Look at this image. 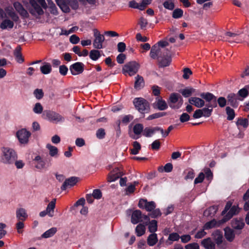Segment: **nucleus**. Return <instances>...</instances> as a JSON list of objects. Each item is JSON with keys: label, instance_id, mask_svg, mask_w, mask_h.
<instances>
[{"label": "nucleus", "instance_id": "f257e3e1", "mask_svg": "<svg viewBox=\"0 0 249 249\" xmlns=\"http://www.w3.org/2000/svg\"><path fill=\"white\" fill-rule=\"evenodd\" d=\"M200 96L208 102L206 104L207 107L201 109L202 116L209 117L212 114L213 108L217 107L216 97L210 92H203L200 94Z\"/></svg>", "mask_w": 249, "mask_h": 249}, {"label": "nucleus", "instance_id": "f03ea898", "mask_svg": "<svg viewBox=\"0 0 249 249\" xmlns=\"http://www.w3.org/2000/svg\"><path fill=\"white\" fill-rule=\"evenodd\" d=\"M0 161L5 164H13L18 158L16 152L12 148L3 147L1 148Z\"/></svg>", "mask_w": 249, "mask_h": 249}, {"label": "nucleus", "instance_id": "7ed1b4c3", "mask_svg": "<svg viewBox=\"0 0 249 249\" xmlns=\"http://www.w3.org/2000/svg\"><path fill=\"white\" fill-rule=\"evenodd\" d=\"M239 212L238 207L237 206H232V203L230 201L227 202L224 210L221 214L224 216L222 223H225L229 220L233 215Z\"/></svg>", "mask_w": 249, "mask_h": 249}, {"label": "nucleus", "instance_id": "20e7f679", "mask_svg": "<svg viewBox=\"0 0 249 249\" xmlns=\"http://www.w3.org/2000/svg\"><path fill=\"white\" fill-rule=\"evenodd\" d=\"M150 219L148 215L142 214L141 211L136 210L133 212L131 217V222L133 224H138L139 222H143L147 225Z\"/></svg>", "mask_w": 249, "mask_h": 249}, {"label": "nucleus", "instance_id": "39448f33", "mask_svg": "<svg viewBox=\"0 0 249 249\" xmlns=\"http://www.w3.org/2000/svg\"><path fill=\"white\" fill-rule=\"evenodd\" d=\"M42 116L45 119L54 123H58L64 121V118L62 115L50 110H44Z\"/></svg>", "mask_w": 249, "mask_h": 249}, {"label": "nucleus", "instance_id": "423d86ee", "mask_svg": "<svg viewBox=\"0 0 249 249\" xmlns=\"http://www.w3.org/2000/svg\"><path fill=\"white\" fill-rule=\"evenodd\" d=\"M136 108L142 113H147L149 112L150 107L148 102L142 98H136L133 101Z\"/></svg>", "mask_w": 249, "mask_h": 249}, {"label": "nucleus", "instance_id": "0eeeda50", "mask_svg": "<svg viewBox=\"0 0 249 249\" xmlns=\"http://www.w3.org/2000/svg\"><path fill=\"white\" fill-rule=\"evenodd\" d=\"M183 99L177 93H172L170 94L168 103L169 107L173 109H178L183 104Z\"/></svg>", "mask_w": 249, "mask_h": 249}, {"label": "nucleus", "instance_id": "6e6552de", "mask_svg": "<svg viewBox=\"0 0 249 249\" xmlns=\"http://www.w3.org/2000/svg\"><path fill=\"white\" fill-rule=\"evenodd\" d=\"M33 162L35 168L39 170L46 169L50 165V161H48L39 155L35 157L33 160Z\"/></svg>", "mask_w": 249, "mask_h": 249}, {"label": "nucleus", "instance_id": "1a4fd4ad", "mask_svg": "<svg viewBox=\"0 0 249 249\" xmlns=\"http://www.w3.org/2000/svg\"><path fill=\"white\" fill-rule=\"evenodd\" d=\"M29 3V11L32 15L38 17L43 14L42 7L35 0H30Z\"/></svg>", "mask_w": 249, "mask_h": 249}, {"label": "nucleus", "instance_id": "9d476101", "mask_svg": "<svg viewBox=\"0 0 249 249\" xmlns=\"http://www.w3.org/2000/svg\"><path fill=\"white\" fill-rule=\"evenodd\" d=\"M168 50L166 49H161L158 45H153L150 53V57L154 59H158L164 56V53Z\"/></svg>", "mask_w": 249, "mask_h": 249}, {"label": "nucleus", "instance_id": "9b49d317", "mask_svg": "<svg viewBox=\"0 0 249 249\" xmlns=\"http://www.w3.org/2000/svg\"><path fill=\"white\" fill-rule=\"evenodd\" d=\"M139 65L136 62L132 61L124 65L123 71L124 73H128L131 76L137 73Z\"/></svg>", "mask_w": 249, "mask_h": 249}, {"label": "nucleus", "instance_id": "f8f14e48", "mask_svg": "<svg viewBox=\"0 0 249 249\" xmlns=\"http://www.w3.org/2000/svg\"><path fill=\"white\" fill-rule=\"evenodd\" d=\"M17 137L19 142L21 143H27L29 141V138L31 136V133L26 129H21L17 132Z\"/></svg>", "mask_w": 249, "mask_h": 249}, {"label": "nucleus", "instance_id": "ddd939ff", "mask_svg": "<svg viewBox=\"0 0 249 249\" xmlns=\"http://www.w3.org/2000/svg\"><path fill=\"white\" fill-rule=\"evenodd\" d=\"M138 206L141 209H145L147 212H151L156 208V204L154 201H148L146 199H141Z\"/></svg>", "mask_w": 249, "mask_h": 249}, {"label": "nucleus", "instance_id": "4468645a", "mask_svg": "<svg viewBox=\"0 0 249 249\" xmlns=\"http://www.w3.org/2000/svg\"><path fill=\"white\" fill-rule=\"evenodd\" d=\"M94 36L95 39L93 41V47L97 49L103 48V43L105 40V37L103 35L100 34L98 31L96 29L94 30Z\"/></svg>", "mask_w": 249, "mask_h": 249}, {"label": "nucleus", "instance_id": "2eb2a0df", "mask_svg": "<svg viewBox=\"0 0 249 249\" xmlns=\"http://www.w3.org/2000/svg\"><path fill=\"white\" fill-rule=\"evenodd\" d=\"M84 70V65L82 62H76L70 67V71L73 75L82 73Z\"/></svg>", "mask_w": 249, "mask_h": 249}, {"label": "nucleus", "instance_id": "dca6fc26", "mask_svg": "<svg viewBox=\"0 0 249 249\" xmlns=\"http://www.w3.org/2000/svg\"><path fill=\"white\" fill-rule=\"evenodd\" d=\"M231 226L237 234H240V231L245 226V223L242 219L234 218L231 221Z\"/></svg>", "mask_w": 249, "mask_h": 249}, {"label": "nucleus", "instance_id": "f3484780", "mask_svg": "<svg viewBox=\"0 0 249 249\" xmlns=\"http://www.w3.org/2000/svg\"><path fill=\"white\" fill-rule=\"evenodd\" d=\"M159 65L160 67H165L169 66L171 62V57L170 51H166L164 56L158 59Z\"/></svg>", "mask_w": 249, "mask_h": 249}, {"label": "nucleus", "instance_id": "a211bd4d", "mask_svg": "<svg viewBox=\"0 0 249 249\" xmlns=\"http://www.w3.org/2000/svg\"><path fill=\"white\" fill-rule=\"evenodd\" d=\"M152 106L154 108L158 109L160 110H164L168 108L166 102L160 97L156 98V101Z\"/></svg>", "mask_w": 249, "mask_h": 249}, {"label": "nucleus", "instance_id": "6ab92c4d", "mask_svg": "<svg viewBox=\"0 0 249 249\" xmlns=\"http://www.w3.org/2000/svg\"><path fill=\"white\" fill-rule=\"evenodd\" d=\"M228 104H229L233 107H237L238 100H242V99L238 98V95L233 93L229 94L227 97Z\"/></svg>", "mask_w": 249, "mask_h": 249}, {"label": "nucleus", "instance_id": "aec40b11", "mask_svg": "<svg viewBox=\"0 0 249 249\" xmlns=\"http://www.w3.org/2000/svg\"><path fill=\"white\" fill-rule=\"evenodd\" d=\"M159 131L163 132V129L158 126L146 127L144 128L142 135L146 137H151L155 132Z\"/></svg>", "mask_w": 249, "mask_h": 249}, {"label": "nucleus", "instance_id": "412c9836", "mask_svg": "<svg viewBox=\"0 0 249 249\" xmlns=\"http://www.w3.org/2000/svg\"><path fill=\"white\" fill-rule=\"evenodd\" d=\"M188 101L190 104L194 105L198 108H201L205 105V102L202 98L192 97L189 99Z\"/></svg>", "mask_w": 249, "mask_h": 249}, {"label": "nucleus", "instance_id": "4be33fe9", "mask_svg": "<svg viewBox=\"0 0 249 249\" xmlns=\"http://www.w3.org/2000/svg\"><path fill=\"white\" fill-rule=\"evenodd\" d=\"M123 175V173L121 172L119 168H116L113 170V173H110L108 176V181L112 182L116 180L119 178L120 177Z\"/></svg>", "mask_w": 249, "mask_h": 249}, {"label": "nucleus", "instance_id": "5701e85b", "mask_svg": "<svg viewBox=\"0 0 249 249\" xmlns=\"http://www.w3.org/2000/svg\"><path fill=\"white\" fill-rule=\"evenodd\" d=\"M78 179V178L75 177H71L66 179L61 187V190H65L67 189L68 186H74L77 182Z\"/></svg>", "mask_w": 249, "mask_h": 249}, {"label": "nucleus", "instance_id": "b1692460", "mask_svg": "<svg viewBox=\"0 0 249 249\" xmlns=\"http://www.w3.org/2000/svg\"><path fill=\"white\" fill-rule=\"evenodd\" d=\"M225 236L226 239L229 242H232L235 237L236 231L233 229L227 227L224 229Z\"/></svg>", "mask_w": 249, "mask_h": 249}, {"label": "nucleus", "instance_id": "393cba45", "mask_svg": "<svg viewBox=\"0 0 249 249\" xmlns=\"http://www.w3.org/2000/svg\"><path fill=\"white\" fill-rule=\"evenodd\" d=\"M223 219L216 221L213 219L209 222H207L204 226V230H209L214 227H219L224 223H222Z\"/></svg>", "mask_w": 249, "mask_h": 249}, {"label": "nucleus", "instance_id": "a878e982", "mask_svg": "<svg viewBox=\"0 0 249 249\" xmlns=\"http://www.w3.org/2000/svg\"><path fill=\"white\" fill-rule=\"evenodd\" d=\"M14 6L16 11L23 18H27L28 13L27 11L24 9L22 5L18 2H15L14 3Z\"/></svg>", "mask_w": 249, "mask_h": 249}, {"label": "nucleus", "instance_id": "bb28decb", "mask_svg": "<svg viewBox=\"0 0 249 249\" xmlns=\"http://www.w3.org/2000/svg\"><path fill=\"white\" fill-rule=\"evenodd\" d=\"M16 217L18 221H25L28 217L26 211L24 208H18L16 211Z\"/></svg>", "mask_w": 249, "mask_h": 249}, {"label": "nucleus", "instance_id": "cd10ccee", "mask_svg": "<svg viewBox=\"0 0 249 249\" xmlns=\"http://www.w3.org/2000/svg\"><path fill=\"white\" fill-rule=\"evenodd\" d=\"M212 235L214 240L215 241L218 246L222 244L223 237L222 232L221 231L216 230L213 232Z\"/></svg>", "mask_w": 249, "mask_h": 249}, {"label": "nucleus", "instance_id": "c85d7f7f", "mask_svg": "<svg viewBox=\"0 0 249 249\" xmlns=\"http://www.w3.org/2000/svg\"><path fill=\"white\" fill-rule=\"evenodd\" d=\"M201 245L206 249H215V244L211 238H207L201 241Z\"/></svg>", "mask_w": 249, "mask_h": 249}, {"label": "nucleus", "instance_id": "c756f323", "mask_svg": "<svg viewBox=\"0 0 249 249\" xmlns=\"http://www.w3.org/2000/svg\"><path fill=\"white\" fill-rule=\"evenodd\" d=\"M14 55L17 62L20 64L24 62V60L21 53V47L19 46L15 49Z\"/></svg>", "mask_w": 249, "mask_h": 249}, {"label": "nucleus", "instance_id": "7c9ffc66", "mask_svg": "<svg viewBox=\"0 0 249 249\" xmlns=\"http://www.w3.org/2000/svg\"><path fill=\"white\" fill-rule=\"evenodd\" d=\"M135 82L134 83V88L137 90H139L144 87V82L142 76L138 75L135 77Z\"/></svg>", "mask_w": 249, "mask_h": 249}, {"label": "nucleus", "instance_id": "2f4dec72", "mask_svg": "<svg viewBox=\"0 0 249 249\" xmlns=\"http://www.w3.org/2000/svg\"><path fill=\"white\" fill-rule=\"evenodd\" d=\"M56 199H53L47 205L46 210L49 213L50 217L53 216L54 209L55 207Z\"/></svg>", "mask_w": 249, "mask_h": 249}, {"label": "nucleus", "instance_id": "473e14b6", "mask_svg": "<svg viewBox=\"0 0 249 249\" xmlns=\"http://www.w3.org/2000/svg\"><path fill=\"white\" fill-rule=\"evenodd\" d=\"M143 125L142 124H136L134 125L133 128V132L135 135H138L139 136L137 138L133 137V138L135 139L139 138L141 134L142 133H143Z\"/></svg>", "mask_w": 249, "mask_h": 249}, {"label": "nucleus", "instance_id": "72a5a7b5", "mask_svg": "<svg viewBox=\"0 0 249 249\" xmlns=\"http://www.w3.org/2000/svg\"><path fill=\"white\" fill-rule=\"evenodd\" d=\"M218 207L216 206H213L210 207L206 209L203 213L205 216H210L214 215L217 211Z\"/></svg>", "mask_w": 249, "mask_h": 249}, {"label": "nucleus", "instance_id": "f704fd0d", "mask_svg": "<svg viewBox=\"0 0 249 249\" xmlns=\"http://www.w3.org/2000/svg\"><path fill=\"white\" fill-rule=\"evenodd\" d=\"M195 92V89L191 87H188L184 89H182L179 90V92L184 97H189Z\"/></svg>", "mask_w": 249, "mask_h": 249}, {"label": "nucleus", "instance_id": "c9c22d12", "mask_svg": "<svg viewBox=\"0 0 249 249\" xmlns=\"http://www.w3.org/2000/svg\"><path fill=\"white\" fill-rule=\"evenodd\" d=\"M57 230L55 227H53L46 231L42 234L41 237L43 238H48L52 237L56 232Z\"/></svg>", "mask_w": 249, "mask_h": 249}, {"label": "nucleus", "instance_id": "e433bc0d", "mask_svg": "<svg viewBox=\"0 0 249 249\" xmlns=\"http://www.w3.org/2000/svg\"><path fill=\"white\" fill-rule=\"evenodd\" d=\"M40 71L44 74H47L51 72L52 67L50 63L44 62L43 65L40 67Z\"/></svg>", "mask_w": 249, "mask_h": 249}, {"label": "nucleus", "instance_id": "4c0bfd02", "mask_svg": "<svg viewBox=\"0 0 249 249\" xmlns=\"http://www.w3.org/2000/svg\"><path fill=\"white\" fill-rule=\"evenodd\" d=\"M14 26V23L9 19H4L0 25V27L2 29H6L7 28L11 29Z\"/></svg>", "mask_w": 249, "mask_h": 249}, {"label": "nucleus", "instance_id": "58836bf2", "mask_svg": "<svg viewBox=\"0 0 249 249\" xmlns=\"http://www.w3.org/2000/svg\"><path fill=\"white\" fill-rule=\"evenodd\" d=\"M158 242V238L157 234L153 233L149 235L147 238V244L150 246H153L155 245Z\"/></svg>", "mask_w": 249, "mask_h": 249}, {"label": "nucleus", "instance_id": "ea45409f", "mask_svg": "<svg viewBox=\"0 0 249 249\" xmlns=\"http://www.w3.org/2000/svg\"><path fill=\"white\" fill-rule=\"evenodd\" d=\"M6 14L8 15L13 20L17 21L19 18L12 8H7L6 10Z\"/></svg>", "mask_w": 249, "mask_h": 249}, {"label": "nucleus", "instance_id": "a19ab883", "mask_svg": "<svg viewBox=\"0 0 249 249\" xmlns=\"http://www.w3.org/2000/svg\"><path fill=\"white\" fill-rule=\"evenodd\" d=\"M145 224H139L136 228L135 231L137 236H141L145 232Z\"/></svg>", "mask_w": 249, "mask_h": 249}, {"label": "nucleus", "instance_id": "79ce46f5", "mask_svg": "<svg viewBox=\"0 0 249 249\" xmlns=\"http://www.w3.org/2000/svg\"><path fill=\"white\" fill-rule=\"evenodd\" d=\"M248 88H249V86L240 89L238 91V93L237 94L238 98H240L241 99H242V100H243L244 98L246 97L249 94Z\"/></svg>", "mask_w": 249, "mask_h": 249}, {"label": "nucleus", "instance_id": "37998d69", "mask_svg": "<svg viewBox=\"0 0 249 249\" xmlns=\"http://www.w3.org/2000/svg\"><path fill=\"white\" fill-rule=\"evenodd\" d=\"M132 145L133 148L131 149V154L137 155L141 149V144L139 142L135 141L133 142Z\"/></svg>", "mask_w": 249, "mask_h": 249}, {"label": "nucleus", "instance_id": "c03bdc74", "mask_svg": "<svg viewBox=\"0 0 249 249\" xmlns=\"http://www.w3.org/2000/svg\"><path fill=\"white\" fill-rule=\"evenodd\" d=\"M164 7L169 10H173L175 8L174 0H165L163 3Z\"/></svg>", "mask_w": 249, "mask_h": 249}, {"label": "nucleus", "instance_id": "a18cd8bd", "mask_svg": "<svg viewBox=\"0 0 249 249\" xmlns=\"http://www.w3.org/2000/svg\"><path fill=\"white\" fill-rule=\"evenodd\" d=\"M46 147L49 150V154L51 157H55L57 155L58 149L56 147L50 144H48Z\"/></svg>", "mask_w": 249, "mask_h": 249}, {"label": "nucleus", "instance_id": "49530a36", "mask_svg": "<svg viewBox=\"0 0 249 249\" xmlns=\"http://www.w3.org/2000/svg\"><path fill=\"white\" fill-rule=\"evenodd\" d=\"M101 56L100 52L97 50H92L89 53V57L93 60H97Z\"/></svg>", "mask_w": 249, "mask_h": 249}, {"label": "nucleus", "instance_id": "de8ad7c7", "mask_svg": "<svg viewBox=\"0 0 249 249\" xmlns=\"http://www.w3.org/2000/svg\"><path fill=\"white\" fill-rule=\"evenodd\" d=\"M226 111L228 115L227 119L228 120H232L235 117L234 110L230 107H227L226 108Z\"/></svg>", "mask_w": 249, "mask_h": 249}, {"label": "nucleus", "instance_id": "09e8293b", "mask_svg": "<svg viewBox=\"0 0 249 249\" xmlns=\"http://www.w3.org/2000/svg\"><path fill=\"white\" fill-rule=\"evenodd\" d=\"M183 11L181 9L176 8L172 13V17L174 18H179L183 16Z\"/></svg>", "mask_w": 249, "mask_h": 249}, {"label": "nucleus", "instance_id": "8fccbe9b", "mask_svg": "<svg viewBox=\"0 0 249 249\" xmlns=\"http://www.w3.org/2000/svg\"><path fill=\"white\" fill-rule=\"evenodd\" d=\"M149 231L152 233L155 232L157 230V222L155 220H152L149 222Z\"/></svg>", "mask_w": 249, "mask_h": 249}, {"label": "nucleus", "instance_id": "3c124183", "mask_svg": "<svg viewBox=\"0 0 249 249\" xmlns=\"http://www.w3.org/2000/svg\"><path fill=\"white\" fill-rule=\"evenodd\" d=\"M138 24L140 25L141 29L143 30H146V26L148 24L147 19L143 17L140 18Z\"/></svg>", "mask_w": 249, "mask_h": 249}, {"label": "nucleus", "instance_id": "603ef678", "mask_svg": "<svg viewBox=\"0 0 249 249\" xmlns=\"http://www.w3.org/2000/svg\"><path fill=\"white\" fill-rule=\"evenodd\" d=\"M180 238L179 235L177 232H173L169 235L168 240L167 241V243L169 241L171 242L177 241Z\"/></svg>", "mask_w": 249, "mask_h": 249}, {"label": "nucleus", "instance_id": "864d4df0", "mask_svg": "<svg viewBox=\"0 0 249 249\" xmlns=\"http://www.w3.org/2000/svg\"><path fill=\"white\" fill-rule=\"evenodd\" d=\"M236 125L237 126H241L244 128H246L249 125L248 120L246 118L239 119L236 122Z\"/></svg>", "mask_w": 249, "mask_h": 249}, {"label": "nucleus", "instance_id": "5fc2aeb1", "mask_svg": "<svg viewBox=\"0 0 249 249\" xmlns=\"http://www.w3.org/2000/svg\"><path fill=\"white\" fill-rule=\"evenodd\" d=\"M73 9L76 10L79 7L78 1L76 0H65Z\"/></svg>", "mask_w": 249, "mask_h": 249}, {"label": "nucleus", "instance_id": "6e6d98bb", "mask_svg": "<svg viewBox=\"0 0 249 249\" xmlns=\"http://www.w3.org/2000/svg\"><path fill=\"white\" fill-rule=\"evenodd\" d=\"M43 109V107L40 103H36L33 109V111L36 114H41Z\"/></svg>", "mask_w": 249, "mask_h": 249}, {"label": "nucleus", "instance_id": "4d7b16f0", "mask_svg": "<svg viewBox=\"0 0 249 249\" xmlns=\"http://www.w3.org/2000/svg\"><path fill=\"white\" fill-rule=\"evenodd\" d=\"M166 113L165 112L156 113H154V114L149 115L147 117V120H153L154 119L159 118H160V117L165 116L166 115Z\"/></svg>", "mask_w": 249, "mask_h": 249}, {"label": "nucleus", "instance_id": "13d9d810", "mask_svg": "<svg viewBox=\"0 0 249 249\" xmlns=\"http://www.w3.org/2000/svg\"><path fill=\"white\" fill-rule=\"evenodd\" d=\"M34 95L37 99L40 100L43 98L44 93L42 89H36L34 91Z\"/></svg>", "mask_w": 249, "mask_h": 249}, {"label": "nucleus", "instance_id": "bf43d9fd", "mask_svg": "<svg viewBox=\"0 0 249 249\" xmlns=\"http://www.w3.org/2000/svg\"><path fill=\"white\" fill-rule=\"evenodd\" d=\"M216 103L220 107H224L226 105L227 100L224 97H220L217 99H216Z\"/></svg>", "mask_w": 249, "mask_h": 249}, {"label": "nucleus", "instance_id": "052dcab7", "mask_svg": "<svg viewBox=\"0 0 249 249\" xmlns=\"http://www.w3.org/2000/svg\"><path fill=\"white\" fill-rule=\"evenodd\" d=\"M23 221H18V222L16 224V229L18 233H22L23 232L22 229L24 227Z\"/></svg>", "mask_w": 249, "mask_h": 249}, {"label": "nucleus", "instance_id": "680f3d73", "mask_svg": "<svg viewBox=\"0 0 249 249\" xmlns=\"http://www.w3.org/2000/svg\"><path fill=\"white\" fill-rule=\"evenodd\" d=\"M151 212V213L149 214V216L152 218H156L158 216H160L161 214L159 209H155Z\"/></svg>", "mask_w": 249, "mask_h": 249}, {"label": "nucleus", "instance_id": "e2e57ef3", "mask_svg": "<svg viewBox=\"0 0 249 249\" xmlns=\"http://www.w3.org/2000/svg\"><path fill=\"white\" fill-rule=\"evenodd\" d=\"M106 133L104 129L99 128L96 131V137L99 139H102L105 138Z\"/></svg>", "mask_w": 249, "mask_h": 249}, {"label": "nucleus", "instance_id": "0e129e2a", "mask_svg": "<svg viewBox=\"0 0 249 249\" xmlns=\"http://www.w3.org/2000/svg\"><path fill=\"white\" fill-rule=\"evenodd\" d=\"M183 78L185 79H188L189 78L190 75L192 74V72L189 68H185L183 69Z\"/></svg>", "mask_w": 249, "mask_h": 249}, {"label": "nucleus", "instance_id": "69168bd1", "mask_svg": "<svg viewBox=\"0 0 249 249\" xmlns=\"http://www.w3.org/2000/svg\"><path fill=\"white\" fill-rule=\"evenodd\" d=\"M152 0H142V2L140 3V10H143L148 5L150 4Z\"/></svg>", "mask_w": 249, "mask_h": 249}, {"label": "nucleus", "instance_id": "338daca9", "mask_svg": "<svg viewBox=\"0 0 249 249\" xmlns=\"http://www.w3.org/2000/svg\"><path fill=\"white\" fill-rule=\"evenodd\" d=\"M190 117L187 113H183L180 116L179 120L181 123L186 122L190 120Z\"/></svg>", "mask_w": 249, "mask_h": 249}, {"label": "nucleus", "instance_id": "774afa93", "mask_svg": "<svg viewBox=\"0 0 249 249\" xmlns=\"http://www.w3.org/2000/svg\"><path fill=\"white\" fill-rule=\"evenodd\" d=\"M185 248V249H199V247L197 243H193L186 245Z\"/></svg>", "mask_w": 249, "mask_h": 249}]
</instances>
